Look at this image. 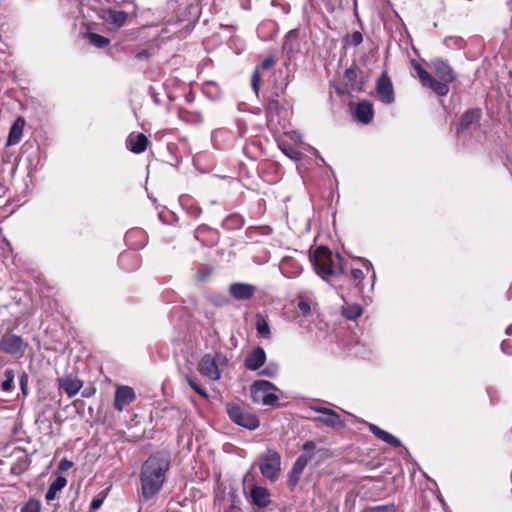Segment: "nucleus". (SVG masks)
I'll return each instance as SVG.
<instances>
[{
	"label": "nucleus",
	"mask_w": 512,
	"mask_h": 512,
	"mask_svg": "<svg viewBox=\"0 0 512 512\" xmlns=\"http://www.w3.org/2000/svg\"><path fill=\"white\" fill-rule=\"evenodd\" d=\"M59 386L61 389H63L65 391V393L69 397H73L82 388V381L75 379V378L66 377V378L59 379Z\"/></svg>",
	"instance_id": "4be33fe9"
},
{
	"label": "nucleus",
	"mask_w": 512,
	"mask_h": 512,
	"mask_svg": "<svg viewBox=\"0 0 512 512\" xmlns=\"http://www.w3.org/2000/svg\"><path fill=\"white\" fill-rule=\"evenodd\" d=\"M256 288L252 284L236 282L229 287L230 295L236 300H248L254 296Z\"/></svg>",
	"instance_id": "4468645a"
},
{
	"label": "nucleus",
	"mask_w": 512,
	"mask_h": 512,
	"mask_svg": "<svg viewBox=\"0 0 512 512\" xmlns=\"http://www.w3.org/2000/svg\"><path fill=\"white\" fill-rule=\"evenodd\" d=\"M310 260L316 273L325 280L330 276L344 273V258L339 253L333 255L327 247H317Z\"/></svg>",
	"instance_id": "7ed1b4c3"
},
{
	"label": "nucleus",
	"mask_w": 512,
	"mask_h": 512,
	"mask_svg": "<svg viewBox=\"0 0 512 512\" xmlns=\"http://www.w3.org/2000/svg\"><path fill=\"white\" fill-rule=\"evenodd\" d=\"M362 314V308L359 305H351L343 308L342 315L349 320H356Z\"/></svg>",
	"instance_id": "7c9ffc66"
},
{
	"label": "nucleus",
	"mask_w": 512,
	"mask_h": 512,
	"mask_svg": "<svg viewBox=\"0 0 512 512\" xmlns=\"http://www.w3.org/2000/svg\"><path fill=\"white\" fill-rule=\"evenodd\" d=\"M28 380L29 376L26 372H22L19 378L20 389L24 395L28 393Z\"/></svg>",
	"instance_id": "4c0bfd02"
},
{
	"label": "nucleus",
	"mask_w": 512,
	"mask_h": 512,
	"mask_svg": "<svg viewBox=\"0 0 512 512\" xmlns=\"http://www.w3.org/2000/svg\"><path fill=\"white\" fill-rule=\"evenodd\" d=\"M251 86L253 91L258 94L260 88V73L258 68L255 69L251 78Z\"/></svg>",
	"instance_id": "e433bc0d"
},
{
	"label": "nucleus",
	"mask_w": 512,
	"mask_h": 512,
	"mask_svg": "<svg viewBox=\"0 0 512 512\" xmlns=\"http://www.w3.org/2000/svg\"><path fill=\"white\" fill-rule=\"evenodd\" d=\"M255 327H256L257 333L261 337L266 338V339L270 338V336H271L270 325L263 315H261V314L256 315Z\"/></svg>",
	"instance_id": "cd10ccee"
},
{
	"label": "nucleus",
	"mask_w": 512,
	"mask_h": 512,
	"mask_svg": "<svg viewBox=\"0 0 512 512\" xmlns=\"http://www.w3.org/2000/svg\"><path fill=\"white\" fill-rule=\"evenodd\" d=\"M67 484V479L64 476H58L49 486L46 492L45 499L47 502L54 500L57 493L61 491Z\"/></svg>",
	"instance_id": "393cba45"
},
{
	"label": "nucleus",
	"mask_w": 512,
	"mask_h": 512,
	"mask_svg": "<svg viewBox=\"0 0 512 512\" xmlns=\"http://www.w3.org/2000/svg\"><path fill=\"white\" fill-rule=\"evenodd\" d=\"M244 225V218L239 214H231L227 216L223 222V228L227 230H237L242 228Z\"/></svg>",
	"instance_id": "bb28decb"
},
{
	"label": "nucleus",
	"mask_w": 512,
	"mask_h": 512,
	"mask_svg": "<svg viewBox=\"0 0 512 512\" xmlns=\"http://www.w3.org/2000/svg\"><path fill=\"white\" fill-rule=\"evenodd\" d=\"M148 142V138L143 133H131L126 140V145L133 153L140 154L146 150Z\"/></svg>",
	"instance_id": "f3484780"
},
{
	"label": "nucleus",
	"mask_w": 512,
	"mask_h": 512,
	"mask_svg": "<svg viewBox=\"0 0 512 512\" xmlns=\"http://www.w3.org/2000/svg\"><path fill=\"white\" fill-rule=\"evenodd\" d=\"M344 81L346 86L354 91H361L364 85L363 80L357 81V71L355 68H348L345 70Z\"/></svg>",
	"instance_id": "b1692460"
},
{
	"label": "nucleus",
	"mask_w": 512,
	"mask_h": 512,
	"mask_svg": "<svg viewBox=\"0 0 512 512\" xmlns=\"http://www.w3.org/2000/svg\"><path fill=\"white\" fill-rule=\"evenodd\" d=\"M29 344L21 336L13 333H4L0 339V350L5 354L21 358Z\"/></svg>",
	"instance_id": "6e6552de"
},
{
	"label": "nucleus",
	"mask_w": 512,
	"mask_h": 512,
	"mask_svg": "<svg viewBox=\"0 0 512 512\" xmlns=\"http://www.w3.org/2000/svg\"><path fill=\"white\" fill-rule=\"evenodd\" d=\"M277 388L269 381L256 380L250 388L253 402L266 406H275L278 403V396L273 393Z\"/></svg>",
	"instance_id": "20e7f679"
},
{
	"label": "nucleus",
	"mask_w": 512,
	"mask_h": 512,
	"mask_svg": "<svg viewBox=\"0 0 512 512\" xmlns=\"http://www.w3.org/2000/svg\"><path fill=\"white\" fill-rule=\"evenodd\" d=\"M376 92L379 99L384 104H391L394 102V90L392 82L387 73H382L376 83Z\"/></svg>",
	"instance_id": "9d476101"
},
{
	"label": "nucleus",
	"mask_w": 512,
	"mask_h": 512,
	"mask_svg": "<svg viewBox=\"0 0 512 512\" xmlns=\"http://www.w3.org/2000/svg\"><path fill=\"white\" fill-rule=\"evenodd\" d=\"M103 501V498H94L90 504L89 512H95L98 510L102 506Z\"/></svg>",
	"instance_id": "79ce46f5"
},
{
	"label": "nucleus",
	"mask_w": 512,
	"mask_h": 512,
	"mask_svg": "<svg viewBox=\"0 0 512 512\" xmlns=\"http://www.w3.org/2000/svg\"><path fill=\"white\" fill-rule=\"evenodd\" d=\"M202 213V209L199 208V207H195V208H192L191 211H190V214L193 216V217H199Z\"/></svg>",
	"instance_id": "09e8293b"
},
{
	"label": "nucleus",
	"mask_w": 512,
	"mask_h": 512,
	"mask_svg": "<svg viewBox=\"0 0 512 512\" xmlns=\"http://www.w3.org/2000/svg\"><path fill=\"white\" fill-rule=\"evenodd\" d=\"M314 410L321 414V416L315 418L316 421L332 428L344 427V422L341 420L340 415L335 411L325 407H315Z\"/></svg>",
	"instance_id": "ddd939ff"
},
{
	"label": "nucleus",
	"mask_w": 512,
	"mask_h": 512,
	"mask_svg": "<svg viewBox=\"0 0 512 512\" xmlns=\"http://www.w3.org/2000/svg\"><path fill=\"white\" fill-rule=\"evenodd\" d=\"M20 512H41V502L37 499L30 498Z\"/></svg>",
	"instance_id": "72a5a7b5"
},
{
	"label": "nucleus",
	"mask_w": 512,
	"mask_h": 512,
	"mask_svg": "<svg viewBox=\"0 0 512 512\" xmlns=\"http://www.w3.org/2000/svg\"><path fill=\"white\" fill-rule=\"evenodd\" d=\"M83 396L88 397L89 396V391L83 392Z\"/></svg>",
	"instance_id": "864d4df0"
},
{
	"label": "nucleus",
	"mask_w": 512,
	"mask_h": 512,
	"mask_svg": "<svg viewBox=\"0 0 512 512\" xmlns=\"http://www.w3.org/2000/svg\"><path fill=\"white\" fill-rule=\"evenodd\" d=\"M431 67L441 83L448 86L449 83L455 81L456 74L446 61L435 59L431 61Z\"/></svg>",
	"instance_id": "f8f14e48"
},
{
	"label": "nucleus",
	"mask_w": 512,
	"mask_h": 512,
	"mask_svg": "<svg viewBox=\"0 0 512 512\" xmlns=\"http://www.w3.org/2000/svg\"><path fill=\"white\" fill-rule=\"evenodd\" d=\"M277 370H278V367L276 365H273V366L270 365V366L266 367L265 369L261 370L259 374L273 378L276 376Z\"/></svg>",
	"instance_id": "ea45409f"
},
{
	"label": "nucleus",
	"mask_w": 512,
	"mask_h": 512,
	"mask_svg": "<svg viewBox=\"0 0 512 512\" xmlns=\"http://www.w3.org/2000/svg\"><path fill=\"white\" fill-rule=\"evenodd\" d=\"M282 151L289 156L290 158H296V155L298 154L293 148H282Z\"/></svg>",
	"instance_id": "49530a36"
},
{
	"label": "nucleus",
	"mask_w": 512,
	"mask_h": 512,
	"mask_svg": "<svg viewBox=\"0 0 512 512\" xmlns=\"http://www.w3.org/2000/svg\"><path fill=\"white\" fill-rule=\"evenodd\" d=\"M128 256V254H121L119 261L122 263Z\"/></svg>",
	"instance_id": "603ef678"
},
{
	"label": "nucleus",
	"mask_w": 512,
	"mask_h": 512,
	"mask_svg": "<svg viewBox=\"0 0 512 512\" xmlns=\"http://www.w3.org/2000/svg\"><path fill=\"white\" fill-rule=\"evenodd\" d=\"M149 56H150V53H149V51H148V50H146V49H144V50H142V51H140V52H138V53L136 54V58H137V59H140V60H141V59H147V58H149Z\"/></svg>",
	"instance_id": "de8ad7c7"
},
{
	"label": "nucleus",
	"mask_w": 512,
	"mask_h": 512,
	"mask_svg": "<svg viewBox=\"0 0 512 512\" xmlns=\"http://www.w3.org/2000/svg\"><path fill=\"white\" fill-rule=\"evenodd\" d=\"M136 394L132 387L122 385L118 386L115 391L113 406L117 411H123L124 408L134 402Z\"/></svg>",
	"instance_id": "9b49d317"
},
{
	"label": "nucleus",
	"mask_w": 512,
	"mask_h": 512,
	"mask_svg": "<svg viewBox=\"0 0 512 512\" xmlns=\"http://www.w3.org/2000/svg\"><path fill=\"white\" fill-rule=\"evenodd\" d=\"M88 39L92 45L98 48H104L110 43L108 38L97 33H88Z\"/></svg>",
	"instance_id": "2f4dec72"
},
{
	"label": "nucleus",
	"mask_w": 512,
	"mask_h": 512,
	"mask_svg": "<svg viewBox=\"0 0 512 512\" xmlns=\"http://www.w3.org/2000/svg\"><path fill=\"white\" fill-rule=\"evenodd\" d=\"M186 380H187L188 384L190 385V387L197 394H199L203 398H207L208 397V394H207L206 390L203 387H201L192 377L186 376Z\"/></svg>",
	"instance_id": "c9c22d12"
},
{
	"label": "nucleus",
	"mask_w": 512,
	"mask_h": 512,
	"mask_svg": "<svg viewBox=\"0 0 512 512\" xmlns=\"http://www.w3.org/2000/svg\"><path fill=\"white\" fill-rule=\"evenodd\" d=\"M274 62H275L274 58L272 56H269V57L265 58L257 68L258 69L261 68L262 70H267L274 65Z\"/></svg>",
	"instance_id": "a19ab883"
},
{
	"label": "nucleus",
	"mask_w": 512,
	"mask_h": 512,
	"mask_svg": "<svg viewBox=\"0 0 512 512\" xmlns=\"http://www.w3.org/2000/svg\"><path fill=\"white\" fill-rule=\"evenodd\" d=\"M355 117L363 124H368L373 119L374 110L373 105L369 101L359 102L354 110Z\"/></svg>",
	"instance_id": "a211bd4d"
},
{
	"label": "nucleus",
	"mask_w": 512,
	"mask_h": 512,
	"mask_svg": "<svg viewBox=\"0 0 512 512\" xmlns=\"http://www.w3.org/2000/svg\"><path fill=\"white\" fill-rule=\"evenodd\" d=\"M226 362V356L221 353H217L215 356L205 354L198 363V371L201 375L215 381L221 377L218 365Z\"/></svg>",
	"instance_id": "0eeeda50"
},
{
	"label": "nucleus",
	"mask_w": 512,
	"mask_h": 512,
	"mask_svg": "<svg viewBox=\"0 0 512 512\" xmlns=\"http://www.w3.org/2000/svg\"><path fill=\"white\" fill-rule=\"evenodd\" d=\"M83 396L88 397L89 396V391L83 392Z\"/></svg>",
	"instance_id": "5fc2aeb1"
},
{
	"label": "nucleus",
	"mask_w": 512,
	"mask_h": 512,
	"mask_svg": "<svg viewBox=\"0 0 512 512\" xmlns=\"http://www.w3.org/2000/svg\"><path fill=\"white\" fill-rule=\"evenodd\" d=\"M72 465H73V463L71 461H69L66 458H63L60 460V462L58 464V469L61 471H66V470L70 469L72 467Z\"/></svg>",
	"instance_id": "c03bdc74"
},
{
	"label": "nucleus",
	"mask_w": 512,
	"mask_h": 512,
	"mask_svg": "<svg viewBox=\"0 0 512 512\" xmlns=\"http://www.w3.org/2000/svg\"><path fill=\"white\" fill-rule=\"evenodd\" d=\"M5 380L1 384V389L4 392H10L14 388L15 374L13 369H6L4 372Z\"/></svg>",
	"instance_id": "c756f323"
},
{
	"label": "nucleus",
	"mask_w": 512,
	"mask_h": 512,
	"mask_svg": "<svg viewBox=\"0 0 512 512\" xmlns=\"http://www.w3.org/2000/svg\"><path fill=\"white\" fill-rule=\"evenodd\" d=\"M285 105V101H280L279 99L273 98L269 99L265 107L267 118L270 121H273L275 117L280 116L283 112H287Z\"/></svg>",
	"instance_id": "412c9836"
},
{
	"label": "nucleus",
	"mask_w": 512,
	"mask_h": 512,
	"mask_svg": "<svg viewBox=\"0 0 512 512\" xmlns=\"http://www.w3.org/2000/svg\"><path fill=\"white\" fill-rule=\"evenodd\" d=\"M346 44L358 46L363 42V35L360 31H354L345 39Z\"/></svg>",
	"instance_id": "f704fd0d"
},
{
	"label": "nucleus",
	"mask_w": 512,
	"mask_h": 512,
	"mask_svg": "<svg viewBox=\"0 0 512 512\" xmlns=\"http://www.w3.org/2000/svg\"><path fill=\"white\" fill-rule=\"evenodd\" d=\"M501 350L507 355H512V341L503 340L501 343Z\"/></svg>",
	"instance_id": "37998d69"
},
{
	"label": "nucleus",
	"mask_w": 512,
	"mask_h": 512,
	"mask_svg": "<svg viewBox=\"0 0 512 512\" xmlns=\"http://www.w3.org/2000/svg\"><path fill=\"white\" fill-rule=\"evenodd\" d=\"M24 126H25L24 118L18 117L10 128L8 138H7L8 146L16 145L21 140Z\"/></svg>",
	"instance_id": "aec40b11"
},
{
	"label": "nucleus",
	"mask_w": 512,
	"mask_h": 512,
	"mask_svg": "<svg viewBox=\"0 0 512 512\" xmlns=\"http://www.w3.org/2000/svg\"><path fill=\"white\" fill-rule=\"evenodd\" d=\"M368 428H369L370 432L375 437H377L378 439L382 440L383 442L391 445L392 447L396 448V447H400L402 445L401 441L397 437H395L391 433L381 429L377 425L370 423L368 425Z\"/></svg>",
	"instance_id": "6ab92c4d"
},
{
	"label": "nucleus",
	"mask_w": 512,
	"mask_h": 512,
	"mask_svg": "<svg viewBox=\"0 0 512 512\" xmlns=\"http://www.w3.org/2000/svg\"><path fill=\"white\" fill-rule=\"evenodd\" d=\"M170 461L161 454L151 455L142 465L140 482L142 496L145 500L152 499L161 490Z\"/></svg>",
	"instance_id": "f257e3e1"
},
{
	"label": "nucleus",
	"mask_w": 512,
	"mask_h": 512,
	"mask_svg": "<svg viewBox=\"0 0 512 512\" xmlns=\"http://www.w3.org/2000/svg\"><path fill=\"white\" fill-rule=\"evenodd\" d=\"M250 499L252 504L258 508H266L271 503L269 490L257 485H252L250 489Z\"/></svg>",
	"instance_id": "2eb2a0df"
},
{
	"label": "nucleus",
	"mask_w": 512,
	"mask_h": 512,
	"mask_svg": "<svg viewBox=\"0 0 512 512\" xmlns=\"http://www.w3.org/2000/svg\"><path fill=\"white\" fill-rule=\"evenodd\" d=\"M127 18L128 14L125 11H117L112 9H109L107 11L106 20L109 23L114 24L118 28L122 27L126 23Z\"/></svg>",
	"instance_id": "a878e982"
},
{
	"label": "nucleus",
	"mask_w": 512,
	"mask_h": 512,
	"mask_svg": "<svg viewBox=\"0 0 512 512\" xmlns=\"http://www.w3.org/2000/svg\"><path fill=\"white\" fill-rule=\"evenodd\" d=\"M412 66L416 71L422 86L432 90L438 96H445L449 93V86L432 77L431 74L416 60H412Z\"/></svg>",
	"instance_id": "1a4fd4ad"
},
{
	"label": "nucleus",
	"mask_w": 512,
	"mask_h": 512,
	"mask_svg": "<svg viewBox=\"0 0 512 512\" xmlns=\"http://www.w3.org/2000/svg\"><path fill=\"white\" fill-rule=\"evenodd\" d=\"M210 230H211L210 227H208L205 224L198 226L197 229L195 230V238L199 240V237L202 233H204L206 231H210Z\"/></svg>",
	"instance_id": "a18cd8bd"
},
{
	"label": "nucleus",
	"mask_w": 512,
	"mask_h": 512,
	"mask_svg": "<svg viewBox=\"0 0 512 512\" xmlns=\"http://www.w3.org/2000/svg\"><path fill=\"white\" fill-rule=\"evenodd\" d=\"M330 457V452L326 448H316L314 441H307L302 446V454L294 462L288 477V484L293 490L300 481L301 474L310 461L320 462Z\"/></svg>",
	"instance_id": "f03ea898"
},
{
	"label": "nucleus",
	"mask_w": 512,
	"mask_h": 512,
	"mask_svg": "<svg viewBox=\"0 0 512 512\" xmlns=\"http://www.w3.org/2000/svg\"><path fill=\"white\" fill-rule=\"evenodd\" d=\"M481 116V112L479 109H470L467 110L460 119L459 126L457 128V133L467 129L473 123H476Z\"/></svg>",
	"instance_id": "5701e85b"
},
{
	"label": "nucleus",
	"mask_w": 512,
	"mask_h": 512,
	"mask_svg": "<svg viewBox=\"0 0 512 512\" xmlns=\"http://www.w3.org/2000/svg\"><path fill=\"white\" fill-rule=\"evenodd\" d=\"M136 233H141L140 231H132L126 234V240H128L130 237H132Z\"/></svg>",
	"instance_id": "8fccbe9b"
},
{
	"label": "nucleus",
	"mask_w": 512,
	"mask_h": 512,
	"mask_svg": "<svg viewBox=\"0 0 512 512\" xmlns=\"http://www.w3.org/2000/svg\"><path fill=\"white\" fill-rule=\"evenodd\" d=\"M266 361V353L262 347H256L247 355L245 359V367L248 370L256 371L260 369Z\"/></svg>",
	"instance_id": "dca6fc26"
},
{
	"label": "nucleus",
	"mask_w": 512,
	"mask_h": 512,
	"mask_svg": "<svg viewBox=\"0 0 512 512\" xmlns=\"http://www.w3.org/2000/svg\"><path fill=\"white\" fill-rule=\"evenodd\" d=\"M351 275L353 277V280L355 282V286H359L364 279L365 275L361 269H352Z\"/></svg>",
	"instance_id": "58836bf2"
},
{
	"label": "nucleus",
	"mask_w": 512,
	"mask_h": 512,
	"mask_svg": "<svg viewBox=\"0 0 512 512\" xmlns=\"http://www.w3.org/2000/svg\"><path fill=\"white\" fill-rule=\"evenodd\" d=\"M296 312L298 315L307 317L312 312V301L304 296H298L296 304Z\"/></svg>",
	"instance_id": "c85d7f7f"
},
{
	"label": "nucleus",
	"mask_w": 512,
	"mask_h": 512,
	"mask_svg": "<svg viewBox=\"0 0 512 512\" xmlns=\"http://www.w3.org/2000/svg\"><path fill=\"white\" fill-rule=\"evenodd\" d=\"M281 456L276 450H268L266 454L259 457V469L261 474L275 481L281 470Z\"/></svg>",
	"instance_id": "423d86ee"
},
{
	"label": "nucleus",
	"mask_w": 512,
	"mask_h": 512,
	"mask_svg": "<svg viewBox=\"0 0 512 512\" xmlns=\"http://www.w3.org/2000/svg\"><path fill=\"white\" fill-rule=\"evenodd\" d=\"M360 512H397V508L394 503H389L384 505L368 506Z\"/></svg>",
	"instance_id": "473e14b6"
},
{
	"label": "nucleus",
	"mask_w": 512,
	"mask_h": 512,
	"mask_svg": "<svg viewBox=\"0 0 512 512\" xmlns=\"http://www.w3.org/2000/svg\"><path fill=\"white\" fill-rule=\"evenodd\" d=\"M506 334L507 335H512V324L507 327Z\"/></svg>",
	"instance_id": "3c124183"
},
{
	"label": "nucleus",
	"mask_w": 512,
	"mask_h": 512,
	"mask_svg": "<svg viewBox=\"0 0 512 512\" xmlns=\"http://www.w3.org/2000/svg\"><path fill=\"white\" fill-rule=\"evenodd\" d=\"M226 411L233 423L248 430H255L260 425V421L256 415L248 412L245 408L238 404L227 403Z\"/></svg>",
	"instance_id": "39448f33"
}]
</instances>
